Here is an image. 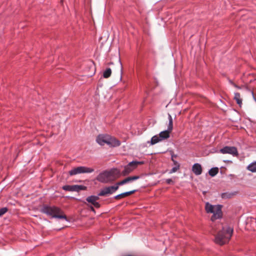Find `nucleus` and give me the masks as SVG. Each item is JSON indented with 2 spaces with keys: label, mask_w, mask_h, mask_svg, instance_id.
<instances>
[{
  "label": "nucleus",
  "mask_w": 256,
  "mask_h": 256,
  "mask_svg": "<svg viewBox=\"0 0 256 256\" xmlns=\"http://www.w3.org/2000/svg\"><path fill=\"white\" fill-rule=\"evenodd\" d=\"M40 212L50 216L52 218H63L68 220L66 216L62 214V210L57 206H51L46 204L43 206L40 210Z\"/></svg>",
  "instance_id": "f257e3e1"
},
{
  "label": "nucleus",
  "mask_w": 256,
  "mask_h": 256,
  "mask_svg": "<svg viewBox=\"0 0 256 256\" xmlns=\"http://www.w3.org/2000/svg\"><path fill=\"white\" fill-rule=\"evenodd\" d=\"M233 233V228L230 226L222 227L215 236V242L222 245L229 241Z\"/></svg>",
  "instance_id": "f03ea898"
},
{
  "label": "nucleus",
  "mask_w": 256,
  "mask_h": 256,
  "mask_svg": "<svg viewBox=\"0 0 256 256\" xmlns=\"http://www.w3.org/2000/svg\"><path fill=\"white\" fill-rule=\"evenodd\" d=\"M221 205H212L208 202H206L205 210L207 213L213 214L211 217V220L214 221L216 220L219 219L222 216Z\"/></svg>",
  "instance_id": "7ed1b4c3"
},
{
  "label": "nucleus",
  "mask_w": 256,
  "mask_h": 256,
  "mask_svg": "<svg viewBox=\"0 0 256 256\" xmlns=\"http://www.w3.org/2000/svg\"><path fill=\"white\" fill-rule=\"evenodd\" d=\"M120 170L117 169L112 170L110 171L105 170L100 173L97 176V180L102 183H108L114 180V174H120Z\"/></svg>",
  "instance_id": "20e7f679"
},
{
  "label": "nucleus",
  "mask_w": 256,
  "mask_h": 256,
  "mask_svg": "<svg viewBox=\"0 0 256 256\" xmlns=\"http://www.w3.org/2000/svg\"><path fill=\"white\" fill-rule=\"evenodd\" d=\"M94 172V170L92 168L80 166L72 168L68 172V174L70 176H72L80 174L92 173Z\"/></svg>",
  "instance_id": "39448f33"
},
{
  "label": "nucleus",
  "mask_w": 256,
  "mask_h": 256,
  "mask_svg": "<svg viewBox=\"0 0 256 256\" xmlns=\"http://www.w3.org/2000/svg\"><path fill=\"white\" fill-rule=\"evenodd\" d=\"M144 162L138 161H132L128 164L124 168V170L122 172L123 176H126L134 170L138 164H144Z\"/></svg>",
  "instance_id": "423d86ee"
},
{
  "label": "nucleus",
  "mask_w": 256,
  "mask_h": 256,
  "mask_svg": "<svg viewBox=\"0 0 256 256\" xmlns=\"http://www.w3.org/2000/svg\"><path fill=\"white\" fill-rule=\"evenodd\" d=\"M118 189V187L116 184L114 186L105 187L98 193V196H106L108 194H113Z\"/></svg>",
  "instance_id": "0eeeda50"
},
{
  "label": "nucleus",
  "mask_w": 256,
  "mask_h": 256,
  "mask_svg": "<svg viewBox=\"0 0 256 256\" xmlns=\"http://www.w3.org/2000/svg\"><path fill=\"white\" fill-rule=\"evenodd\" d=\"M220 152L222 154H232L234 156H238V154L237 148L234 146H226L220 149Z\"/></svg>",
  "instance_id": "6e6552de"
},
{
  "label": "nucleus",
  "mask_w": 256,
  "mask_h": 256,
  "mask_svg": "<svg viewBox=\"0 0 256 256\" xmlns=\"http://www.w3.org/2000/svg\"><path fill=\"white\" fill-rule=\"evenodd\" d=\"M108 138L106 144L110 147H117L120 145V142L114 137L108 135Z\"/></svg>",
  "instance_id": "1a4fd4ad"
},
{
  "label": "nucleus",
  "mask_w": 256,
  "mask_h": 256,
  "mask_svg": "<svg viewBox=\"0 0 256 256\" xmlns=\"http://www.w3.org/2000/svg\"><path fill=\"white\" fill-rule=\"evenodd\" d=\"M140 178V177L138 176H128V177L126 178L124 180L118 182L117 183H116V184L119 188V186H122V185L128 184V183L132 182L134 180L139 179Z\"/></svg>",
  "instance_id": "9d476101"
},
{
  "label": "nucleus",
  "mask_w": 256,
  "mask_h": 256,
  "mask_svg": "<svg viewBox=\"0 0 256 256\" xmlns=\"http://www.w3.org/2000/svg\"><path fill=\"white\" fill-rule=\"evenodd\" d=\"M100 196H98H98H90L86 198V200L88 202L90 203L96 208H99L100 207V204L99 202H97L96 200L99 199Z\"/></svg>",
  "instance_id": "9b49d317"
},
{
  "label": "nucleus",
  "mask_w": 256,
  "mask_h": 256,
  "mask_svg": "<svg viewBox=\"0 0 256 256\" xmlns=\"http://www.w3.org/2000/svg\"><path fill=\"white\" fill-rule=\"evenodd\" d=\"M108 136V134H100L96 137V141L100 145L104 146L107 143Z\"/></svg>",
  "instance_id": "f8f14e48"
},
{
  "label": "nucleus",
  "mask_w": 256,
  "mask_h": 256,
  "mask_svg": "<svg viewBox=\"0 0 256 256\" xmlns=\"http://www.w3.org/2000/svg\"><path fill=\"white\" fill-rule=\"evenodd\" d=\"M192 170L196 175H200L202 172L201 165L198 163L194 164L192 167Z\"/></svg>",
  "instance_id": "ddd939ff"
},
{
  "label": "nucleus",
  "mask_w": 256,
  "mask_h": 256,
  "mask_svg": "<svg viewBox=\"0 0 256 256\" xmlns=\"http://www.w3.org/2000/svg\"><path fill=\"white\" fill-rule=\"evenodd\" d=\"M170 132L168 130L161 132L158 135L160 140L162 141L168 138Z\"/></svg>",
  "instance_id": "4468645a"
},
{
  "label": "nucleus",
  "mask_w": 256,
  "mask_h": 256,
  "mask_svg": "<svg viewBox=\"0 0 256 256\" xmlns=\"http://www.w3.org/2000/svg\"><path fill=\"white\" fill-rule=\"evenodd\" d=\"M136 191V190H131V191H129V192H124L120 194H118V195L114 196V198L115 199L122 198L125 196H127L131 194H134Z\"/></svg>",
  "instance_id": "2eb2a0df"
},
{
  "label": "nucleus",
  "mask_w": 256,
  "mask_h": 256,
  "mask_svg": "<svg viewBox=\"0 0 256 256\" xmlns=\"http://www.w3.org/2000/svg\"><path fill=\"white\" fill-rule=\"evenodd\" d=\"M168 126L167 130L171 132L173 128V121H172V116L170 114H168Z\"/></svg>",
  "instance_id": "dca6fc26"
},
{
  "label": "nucleus",
  "mask_w": 256,
  "mask_h": 256,
  "mask_svg": "<svg viewBox=\"0 0 256 256\" xmlns=\"http://www.w3.org/2000/svg\"><path fill=\"white\" fill-rule=\"evenodd\" d=\"M234 99L236 100L237 104L240 106L242 104V99L240 98V93H234Z\"/></svg>",
  "instance_id": "f3484780"
},
{
  "label": "nucleus",
  "mask_w": 256,
  "mask_h": 256,
  "mask_svg": "<svg viewBox=\"0 0 256 256\" xmlns=\"http://www.w3.org/2000/svg\"><path fill=\"white\" fill-rule=\"evenodd\" d=\"M160 141L162 140H160L159 136L155 135L152 138L150 144L152 145H154Z\"/></svg>",
  "instance_id": "a211bd4d"
},
{
  "label": "nucleus",
  "mask_w": 256,
  "mask_h": 256,
  "mask_svg": "<svg viewBox=\"0 0 256 256\" xmlns=\"http://www.w3.org/2000/svg\"><path fill=\"white\" fill-rule=\"evenodd\" d=\"M247 169L253 172H256V162H252L247 167Z\"/></svg>",
  "instance_id": "6ab92c4d"
},
{
  "label": "nucleus",
  "mask_w": 256,
  "mask_h": 256,
  "mask_svg": "<svg viewBox=\"0 0 256 256\" xmlns=\"http://www.w3.org/2000/svg\"><path fill=\"white\" fill-rule=\"evenodd\" d=\"M218 172V168L217 167H214L210 168L208 171L209 174L213 177Z\"/></svg>",
  "instance_id": "aec40b11"
},
{
  "label": "nucleus",
  "mask_w": 256,
  "mask_h": 256,
  "mask_svg": "<svg viewBox=\"0 0 256 256\" xmlns=\"http://www.w3.org/2000/svg\"><path fill=\"white\" fill-rule=\"evenodd\" d=\"M112 74V70L110 68H106L103 72V76L104 78H108Z\"/></svg>",
  "instance_id": "412c9836"
},
{
  "label": "nucleus",
  "mask_w": 256,
  "mask_h": 256,
  "mask_svg": "<svg viewBox=\"0 0 256 256\" xmlns=\"http://www.w3.org/2000/svg\"><path fill=\"white\" fill-rule=\"evenodd\" d=\"M234 195L233 193H230L228 192H224L222 194V198L226 199L230 198H232V196Z\"/></svg>",
  "instance_id": "4be33fe9"
},
{
  "label": "nucleus",
  "mask_w": 256,
  "mask_h": 256,
  "mask_svg": "<svg viewBox=\"0 0 256 256\" xmlns=\"http://www.w3.org/2000/svg\"><path fill=\"white\" fill-rule=\"evenodd\" d=\"M76 192H78L82 190H85L86 188V186H82V185H76Z\"/></svg>",
  "instance_id": "5701e85b"
},
{
  "label": "nucleus",
  "mask_w": 256,
  "mask_h": 256,
  "mask_svg": "<svg viewBox=\"0 0 256 256\" xmlns=\"http://www.w3.org/2000/svg\"><path fill=\"white\" fill-rule=\"evenodd\" d=\"M8 210V208L6 207H4L0 208V216H2Z\"/></svg>",
  "instance_id": "b1692460"
},
{
  "label": "nucleus",
  "mask_w": 256,
  "mask_h": 256,
  "mask_svg": "<svg viewBox=\"0 0 256 256\" xmlns=\"http://www.w3.org/2000/svg\"><path fill=\"white\" fill-rule=\"evenodd\" d=\"M180 165H177L174 166L172 168V169L170 170V173L172 174L176 172L180 168Z\"/></svg>",
  "instance_id": "393cba45"
},
{
  "label": "nucleus",
  "mask_w": 256,
  "mask_h": 256,
  "mask_svg": "<svg viewBox=\"0 0 256 256\" xmlns=\"http://www.w3.org/2000/svg\"><path fill=\"white\" fill-rule=\"evenodd\" d=\"M62 190L66 191L71 192L72 186L70 185H65L62 187Z\"/></svg>",
  "instance_id": "a878e982"
},
{
  "label": "nucleus",
  "mask_w": 256,
  "mask_h": 256,
  "mask_svg": "<svg viewBox=\"0 0 256 256\" xmlns=\"http://www.w3.org/2000/svg\"><path fill=\"white\" fill-rule=\"evenodd\" d=\"M118 62L120 63V79H122V64L121 62V61H120V58H119L118 59Z\"/></svg>",
  "instance_id": "bb28decb"
},
{
  "label": "nucleus",
  "mask_w": 256,
  "mask_h": 256,
  "mask_svg": "<svg viewBox=\"0 0 256 256\" xmlns=\"http://www.w3.org/2000/svg\"><path fill=\"white\" fill-rule=\"evenodd\" d=\"M166 182L167 184H173L174 182L172 181V180L170 178H168V179H166Z\"/></svg>",
  "instance_id": "cd10ccee"
},
{
  "label": "nucleus",
  "mask_w": 256,
  "mask_h": 256,
  "mask_svg": "<svg viewBox=\"0 0 256 256\" xmlns=\"http://www.w3.org/2000/svg\"><path fill=\"white\" fill-rule=\"evenodd\" d=\"M173 156H174L172 155V160L173 162L174 166H176L177 165H180V164L176 160H175L174 159H173Z\"/></svg>",
  "instance_id": "c85d7f7f"
},
{
  "label": "nucleus",
  "mask_w": 256,
  "mask_h": 256,
  "mask_svg": "<svg viewBox=\"0 0 256 256\" xmlns=\"http://www.w3.org/2000/svg\"><path fill=\"white\" fill-rule=\"evenodd\" d=\"M71 192H76V185L72 186Z\"/></svg>",
  "instance_id": "c756f323"
},
{
  "label": "nucleus",
  "mask_w": 256,
  "mask_h": 256,
  "mask_svg": "<svg viewBox=\"0 0 256 256\" xmlns=\"http://www.w3.org/2000/svg\"><path fill=\"white\" fill-rule=\"evenodd\" d=\"M228 82H229L232 84V85H234V83L233 82L230 80V79H228Z\"/></svg>",
  "instance_id": "7c9ffc66"
},
{
  "label": "nucleus",
  "mask_w": 256,
  "mask_h": 256,
  "mask_svg": "<svg viewBox=\"0 0 256 256\" xmlns=\"http://www.w3.org/2000/svg\"><path fill=\"white\" fill-rule=\"evenodd\" d=\"M90 208L92 211L94 212H96V211L93 206H91Z\"/></svg>",
  "instance_id": "2f4dec72"
},
{
  "label": "nucleus",
  "mask_w": 256,
  "mask_h": 256,
  "mask_svg": "<svg viewBox=\"0 0 256 256\" xmlns=\"http://www.w3.org/2000/svg\"><path fill=\"white\" fill-rule=\"evenodd\" d=\"M233 86H234L235 88H240V87L238 86H237L236 84H234L233 85Z\"/></svg>",
  "instance_id": "473e14b6"
},
{
  "label": "nucleus",
  "mask_w": 256,
  "mask_h": 256,
  "mask_svg": "<svg viewBox=\"0 0 256 256\" xmlns=\"http://www.w3.org/2000/svg\"><path fill=\"white\" fill-rule=\"evenodd\" d=\"M172 155L174 156L173 159H174V158H176V155H174V154H172Z\"/></svg>",
  "instance_id": "72a5a7b5"
},
{
  "label": "nucleus",
  "mask_w": 256,
  "mask_h": 256,
  "mask_svg": "<svg viewBox=\"0 0 256 256\" xmlns=\"http://www.w3.org/2000/svg\"><path fill=\"white\" fill-rule=\"evenodd\" d=\"M113 64V62H110V63L108 64Z\"/></svg>",
  "instance_id": "f704fd0d"
},
{
  "label": "nucleus",
  "mask_w": 256,
  "mask_h": 256,
  "mask_svg": "<svg viewBox=\"0 0 256 256\" xmlns=\"http://www.w3.org/2000/svg\"><path fill=\"white\" fill-rule=\"evenodd\" d=\"M61 2H62V0H60Z\"/></svg>",
  "instance_id": "c9c22d12"
}]
</instances>
